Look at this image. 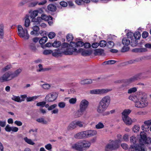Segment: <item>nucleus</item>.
Listing matches in <instances>:
<instances>
[{
    "instance_id": "1",
    "label": "nucleus",
    "mask_w": 151,
    "mask_h": 151,
    "mask_svg": "<svg viewBox=\"0 0 151 151\" xmlns=\"http://www.w3.org/2000/svg\"><path fill=\"white\" fill-rule=\"evenodd\" d=\"M143 78L142 73L138 74L130 78L127 79L116 80L114 81L115 83H124L119 87L121 90H126L128 88V86L130 83L134 82L135 81L141 79Z\"/></svg>"
},
{
    "instance_id": "2",
    "label": "nucleus",
    "mask_w": 151,
    "mask_h": 151,
    "mask_svg": "<svg viewBox=\"0 0 151 151\" xmlns=\"http://www.w3.org/2000/svg\"><path fill=\"white\" fill-rule=\"evenodd\" d=\"M130 142L132 145L131 146L135 145V146L144 144L149 145L151 144V138L150 137H147L145 134L143 132H141L140 133V137L139 139V144H136L137 139L135 137L132 136L130 137Z\"/></svg>"
},
{
    "instance_id": "3",
    "label": "nucleus",
    "mask_w": 151,
    "mask_h": 151,
    "mask_svg": "<svg viewBox=\"0 0 151 151\" xmlns=\"http://www.w3.org/2000/svg\"><path fill=\"white\" fill-rule=\"evenodd\" d=\"M18 34L21 37L24 38L25 40H28L29 35L27 29H23L22 26L18 25L17 26Z\"/></svg>"
},
{
    "instance_id": "4",
    "label": "nucleus",
    "mask_w": 151,
    "mask_h": 151,
    "mask_svg": "<svg viewBox=\"0 0 151 151\" xmlns=\"http://www.w3.org/2000/svg\"><path fill=\"white\" fill-rule=\"evenodd\" d=\"M120 140L112 141L111 143L107 145L105 147V151H111L118 148L119 147Z\"/></svg>"
},
{
    "instance_id": "5",
    "label": "nucleus",
    "mask_w": 151,
    "mask_h": 151,
    "mask_svg": "<svg viewBox=\"0 0 151 151\" xmlns=\"http://www.w3.org/2000/svg\"><path fill=\"white\" fill-rule=\"evenodd\" d=\"M112 90L111 88H106L102 89H96L90 91V93L93 94H103L106 93L111 91Z\"/></svg>"
},
{
    "instance_id": "6",
    "label": "nucleus",
    "mask_w": 151,
    "mask_h": 151,
    "mask_svg": "<svg viewBox=\"0 0 151 151\" xmlns=\"http://www.w3.org/2000/svg\"><path fill=\"white\" fill-rule=\"evenodd\" d=\"M148 105V102L146 101L142 94V98H140L139 100H138L135 103V106L138 108H142L147 106Z\"/></svg>"
},
{
    "instance_id": "7",
    "label": "nucleus",
    "mask_w": 151,
    "mask_h": 151,
    "mask_svg": "<svg viewBox=\"0 0 151 151\" xmlns=\"http://www.w3.org/2000/svg\"><path fill=\"white\" fill-rule=\"evenodd\" d=\"M58 95L55 92H52L47 95L45 98V101L49 102L54 101L57 98Z\"/></svg>"
},
{
    "instance_id": "8",
    "label": "nucleus",
    "mask_w": 151,
    "mask_h": 151,
    "mask_svg": "<svg viewBox=\"0 0 151 151\" xmlns=\"http://www.w3.org/2000/svg\"><path fill=\"white\" fill-rule=\"evenodd\" d=\"M143 93L142 92H138L137 94H132L130 95L129 99V100L133 101L135 103L138 101L139 100L140 98H142V94Z\"/></svg>"
},
{
    "instance_id": "9",
    "label": "nucleus",
    "mask_w": 151,
    "mask_h": 151,
    "mask_svg": "<svg viewBox=\"0 0 151 151\" xmlns=\"http://www.w3.org/2000/svg\"><path fill=\"white\" fill-rule=\"evenodd\" d=\"M108 107L107 105L100 101L96 108L97 111L98 113L102 114L106 110Z\"/></svg>"
},
{
    "instance_id": "10",
    "label": "nucleus",
    "mask_w": 151,
    "mask_h": 151,
    "mask_svg": "<svg viewBox=\"0 0 151 151\" xmlns=\"http://www.w3.org/2000/svg\"><path fill=\"white\" fill-rule=\"evenodd\" d=\"M13 78L12 74L9 72L5 73L2 76L0 77V81L1 82H5L11 80Z\"/></svg>"
},
{
    "instance_id": "11",
    "label": "nucleus",
    "mask_w": 151,
    "mask_h": 151,
    "mask_svg": "<svg viewBox=\"0 0 151 151\" xmlns=\"http://www.w3.org/2000/svg\"><path fill=\"white\" fill-rule=\"evenodd\" d=\"M52 19L53 18L51 16H47L45 14H42L41 15V17H37L36 21H35V24L38 25L39 24L41 19L47 21L50 20H52Z\"/></svg>"
},
{
    "instance_id": "12",
    "label": "nucleus",
    "mask_w": 151,
    "mask_h": 151,
    "mask_svg": "<svg viewBox=\"0 0 151 151\" xmlns=\"http://www.w3.org/2000/svg\"><path fill=\"white\" fill-rule=\"evenodd\" d=\"M89 105L88 102L86 99H83L79 105V108L81 110L84 111L87 108Z\"/></svg>"
},
{
    "instance_id": "13",
    "label": "nucleus",
    "mask_w": 151,
    "mask_h": 151,
    "mask_svg": "<svg viewBox=\"0 0 151 151\" xmlns=\"http://www.w3.org/2000/svg\"><path fill=\"white\" fill-rule=\"evenodd\" d=\"M42 12V9L40 8L39 10H35L31 14L30 17L32 19V21L35 22L34 24H35V21H36V19H35V17L37 16L38 12L41 13Z\"/></svg>"
},
{
    "instance_id": "14",
    "label": "nucleus",
    "mask_w": 151,
    "mask_h": 151,
    "mask_svg": "<svg viewBox=\"0 0 151 151\" xmlns=\"http://www.w3.org/2000/svg\"><path fill=\"white\" fill-rule=\"evenodd\" d=\"M74 137L75 138L78 139L87 138L86 131H82L75 134Z\"/></svg>"
},
{
    "instance_id": "15",
    "label": "nucleus",
    "mask_w": 151,
    "mask_h": 151,
    "mask_svg": "<svg viewBox=\"0 0 151 151\" xmlns=\"http://www.w3.org/2000/svg\"><path fill=\"white\" fill-rule=\"evenodd\" d=\"M111 101V99L110 97L108 95L106 96L103 97L100 101L102 103L107 105L109 106L110 104Z\"/></svg>"
},
{
    "instance_id": "16",
    "label": "nucleus",
    "mask_w": 151,
    "mask_h": 151,
    "mask_svg": "<svg viewBox=\"0 0 151 151\" xmlns=\"http://www.w3.org/2000/svg\"><path fill=\"white\" fill-rule=\"evenodd\" d=\"M77 49L76 48H68L63 51V54L66 55H71L73 54V52H76Z\"/></svg>"
},
{
    "instance_id": "17",
    "label": "nucleus",
    "mask_w": 151,
    "mask_h": 151,
    "mask_svg": "<svg viewBox=\"0 0 151 151\" xmlns=\"http://www.w3.org/2000/svg\"><path fill=\"white\" fill-rule=\"evenodd\" d=\"M72 147L73 149L75 150L78 151H83L81 141L78 142L73 145Z\"/></svg>"
},
{
    "instance_id": "18",
    "label": "nucleus",
    "mask_w": 151,
    "mask_h": 151,
    "mask_svg": "<svg viewBox=\"0 0 151 151\" xmlns=\"http://www.w3.org/2000/svg\"><path fill=\"white\" fill-rule=\"evenodd\" d=\"M83 151L89 148L91 145V143L88 141H81Z\"/></svg>"
},
{
    "instance_id": "19",
    "label": "nucleus",
    "mask_w": 151,
    "mask_h": 151,
    "mask_svg": "<svg viewBox=\"0 0 151 151\" xmlns=\"http://www.w3.org/2000/svg\"><path fill=\"white\" fill-rule=\"evenodd\" d=\"M131 147L133 149L134 148L135 151H146L145 150L144 145H138L136 146L132 145Z\"/></svg>"
},
{
    "instance_id": "20",
    "label": "nucleus",
    "mask_w": 151,
    "mask_h": 151,
    "mask_svg": "<svg viewBox=\"0 0 151 151\" xmlns=\"http://www.w3.org/2000/svg\"><path fill=\"white\" fill-rule=\"evenodd\" d=\"M62 49H57L55 52H52V56L55 57H58L61 56L62 54H63Z\"/></svg>"
},
{
    "instance_id": "21",
    "label": "nucleus",
    "mask_w": 151,
    "mask_h": 151,
    "mask_svg": "<svg viewBox=\"0 0 151 151\" xmlns=\"http://www.w3.org/2000/svg\"><path fill=\"white\" fill-rule=\"evenodd\" d=\"M87 138L93 136L97 133L96 131L92 130H89L86 131Z\"/></svg>"
},
{
    "instance_id": "22",
    "label": "nucleus",
    "mask_w": 151,
    "mask_h": 151,
    "mask_svg": "<svg viewBox=\"0 0 151 151\" xmlns=\"http://www.w3.org/2000/svg\"><path fill=\"white\" fill-rule=\"evenodd\" d=\"M79 52H81V55L84 56H87L90 55L91 53V51L90 50H83L80 49L79 50Z\"/></svg>"
},
{
    "instance_id": "23",
    "label": "nucleus",
    "mask_w": 151,
    "mask_h": 151,
    "mask_svg": "<svg viewBox=\"0 0 151 151\" xmlns=\"http://www.w3.org/2000/svg\"><path fill=\"white\" fill-rule=\"evenodd\" d=\"M123 120L125 124L129 125L132 124V119L129 117H122Z\"/></svg>"
},
{
    "instance_id": "24",
    "label": "nucleus",
    "mask_w": 151,
    "mask_h": 151,
    "mask_svg": "<svg viewBox=\"0 0 151 151\" xmlns=\"http://www.w3.org/2000/svg\"><path fill=\"white\" fill-rule=\"evenodd\" d=\"M77 128L76 121L71 122L67 127V129L68 130H72Z\"/></svg>"
},
{
    "instance_id": "25",
    "label": "nucleus",
    "mask_w": 151,
    "mask_h": 151,
    "mask_svg": "<svg viewBox=\"0 0 151 151\" xmlns=\"http://www.w3.org/2000/svg\"><path fill=\"white\" fill-rule=\"evenodd\" d=\"M22 70V69L19 68L15 71L13 73H12V76L13 78L17 77L21 72Z\"/></svg>"
},
{
    "instance_id": "26",
    "label": "nucleus",
    "mask_w": 151,
    "mask_h": 151,
    "mask_svg": "<svg viewBox=\"0 0 151 151\" xmlns=\"http://www.w3.org/2000/svg\"><path fill=\"white\" fill-rule=\"evenodd\" d=\"M4 26L3 24H0V39H2L4 38Z\"/></svg>"
},
{
    "instance_id": "27",
    "label": "nucleus",
    "mask_w": 151,
    "mask_h": 151,
    "mask_svg": "<svg viewBox=\"0 0 151 151\" xmlns=\"http://www.w3.org/2000/svg\"><path fill=\"white\" fill-rule=\"evenodd\" d=\"M131 110L129 109H125L122 113V117L124 116L125 117H129L128 115L131 112Z\"/></svg>"
},
{
    "instance_id": "28",
    "label": "nucleus",
    "mask_w": 151,
    "mask_h": 151,
    "mask_svg": "<svg viewBox=\"0 0 151 151\" xmlns=\"http://www.w3.org/2000/svg\"><path fill=\"white\" fill-rule=\"evenodd\" d=\"M122 43L125 45H128L130 43V40L127 37H124L122 39Z\"/></svg>"
},
{
    "instance_id": "29",
    "label": "nucleus",
    "mask_w": 151,
    "mask_h": 151,
    "mask_svg": "<svg viewBox=\"0 0 151 151\" xmlns=\"http://www.w3.org/2000/svg\"><path fill=\"white\" fill-rule=\"evenodd\" d=\"M47 9L50 11L54 12L56 10V7L54 5L51 4L48 6Z\"/></svg>"
},
{
    "instance_id": "30",
    "label": "nucleus",
    "mask_w": 151,
    "mask_h": 151,
    "mask_svg": "<svg viewBox=\"0 0 151 151\" xmlns=\"http://www.w3.org/2000/svg\"><path fill=\"white\" fill-rule=\"evenodd\" d=\"M104 52V50L101 49L95 50L94 54L95 55H101Z\"/></svg>"
},
{
    "instance_id": "31",
    "label": "nucleus",
    "mask_w": 151,
    "mask_h": 151,
    "mask_svg": "<svg viewBox=\"0 0 151 151\" xmlns=\"http://www.w3.org/2000/svg\"><path fill=\"white\" fill-rule=\"evenodd\" d=\"M29 49L34 52H35L37 50V48L35 46V44L33 43H31L29 45Z\"/></svg>"
},
{
    "instance_id": "32",
    "label": "nucleus",
    "mask_w": 151,
    "mask_h": 151,
    "mask_svg": "<svg viewBox=\"0 0 151 151\" xmlns=\"http://www.w3.org/2000/svg\"><path fill=\"white\" fill-rule=\"evenodd\" d=\"M130 44L131 45L132 47H134L136 46L138 44L137 40L132 38L130 40Z\"/></svg>"
},
{
    "instance_id": "33",
    "label": "nucleus",
    "mask_w": 151,
    "mask_h": 151,
    "mask_svg": "<svg viewBox=\"0 0 151 151\" xmlns=\"http://www.w3.org/2000/svg\"><path fill=\"white\" fill-rule=\"evenodd\" d=\"M36 121L39 122L43 124H47V122L45 120L44 118L40 117L36 119Z\"/></svg>"
},
{
    "instance_id": "34",
    "label": "nucleus",
    "mask_w": 151,
    "mask_h": 151,
    "mask_svg": "<svg viewBox=\"0 0 151 151\" xmlns=\"http://www.w3.org/2000/svg\"><path fill=\"white\" fill-rule=\"evenodd\" d=\"M24 139L25 142L29 144L34 145L35 144V142H33L31 139L28 138L27 137L24 138Z\"/></svg>"
},
{
    "instance_id": "35",
    "label": "nucleus",
    "mask_w": 151,
    "mask_h": 151,
    "mask_svg": "<svg viewBox=\"0 0 151 151\" xmlns=\"http://www.w3.org/2000/svg\"><path fill=\"white\" fill-rule=\"evenodd\" d=\"M11 99L13 100L18 102H21L22 101H20V97L19 96H17L13 95Z\"/></svg>"
},
{
    "instance_id": "36",
    "label": "nucleus",
    "mask_w": 151,
    "mask_h": 151,
    "mask_svg": "<svg viewBox=\"0 0 151 151\" xmlns=\"http://www.w3.org/2000/svg\"><path fill=\"white\" fill-rule=\"evenodd\" d=\"M84 111H85L83 110H81V109L79 108V110H78L75 113L76 117H79L83 115Z\"/></svg>"
},
{
    "instance_id": "37",
    "label": "nucleus",
    "mask_w": 151,
    "mask_h": 151,
    "mask_svg": "<svg viewBox=\"0 0 151 151\" xmlns=\"http://www.w3.org/2000/svg\"><path fill=\"white\" fill-rule=\"evenodd\" d=\"M92 83V80L89 79H86L81 81V83L82 84H89Z\"/></svg>"
},
{
    "instance_id": "38",
    "label": "nucleus",
    "mask_w": 151,
    "mask_h": 151,
    "mask_svg": "<svg viewBox=\"0 0 151 151\" xmlns=\"http://www.w3.org/2000/svg\"><path fill=\"white\" fill-rule=\"evenodd\" d=\"M48 39L47 37L46 36L43 37L39 40V43L41 45H42L45 43Z\"/></svg>"
},
{
    "instance_id": "39",
    "label": "nucleus",
    "mask_w": 151,
    "mask_h": 151,
    "mask_svg": "<svg viewBox=\"0 0 151 151\" xmlns=\"http://www.w3.org/2000/svg\"><path fill=\"white\" fill-rule=\"evenodd\" d=\"M137 61L138 60L137 59L132 60L124 62V64L125 65H127L129 64H131L134 63H135V62Z\"/></svg>"
},
{
    "instance_id": "40",
    "label": "nucleus",
    "mask_w": 151,
    "mask_h": 151,
    "mask_svg": "<svg viewBox=\"0 0 151 151\" xmlns=\"http://www.w3.org/2000/svg\"><path fill=\"white\" fill-rule=\"evenodd\" d=\"M29 16H27L24 22V26L26 27H28L29 26L30 21L29 18Z\"/></svg>"
},
{
    "instance_id": "41",
    "label": "nucleus",
    "mask_w": 151,
    "mask_h": 151,
    "mask_svg": "<svg viewBox=\"0 0 151 151\" xmlns=\"http://www.w3.org/2000/svg\"><path fill=\"white\" fill-rule=\"evenodd\" d=\"M32 29L35 32V35L37 36H38L39 35V33L38 32L40 30L39 27L37 26H33Z\"/></svg>"
},
{
    "instance_id": "42",
    "label": "nucleus",
    "mask_w": 151,
    "mask_h": 151,
    "mask_svg": "<svg viewBox=\"0 0 151 151\" xmlns=\"http://www.w3.org/2000/svg\"><path fill=\"white\" fill-rule=\"evenodd\" d=\"M61 45V42L59 41H55L53 43H52V46L55 47H59Z\"/></svg>"
},
{
    "instance_id": "43",
    "label": "nucleus",
    "mask_w": 151,
    "mask_h": 151,
    "mask_svg": "<svg viewBox=\"0 0 151 151\" xmlns=\"http://www.w3.org/2000/svg\"><path fill=\"white\" fill-rule=\"evenodd\" d=\"M76 127L78 126L80 127H83L84 123L80 121H76Z\"/></svg>"
},
{
    "instance_id": "44",
    "label": "nucleus",
    "mask_w": 151,
    "mask_h": 151,
    "mask_svg": "<svg viewBox=\"0 0 151 151\" xmlns=\"http://www.w3.org/2000/svg\"><path fill=\"white\" fill-rule=\"evenodd\" d=\"M99 44L100 47H103L106 46L107 43L105 40H102L100 41L99 43Z\"/></svg>"
},
{
    "instance_id": "45",
    "label": "nucleus",
    "mask_w": 151,
    "mask_h": 151,
    "mask_svg": "<svg viewBox=\"0 0 151 151\" xmlns=\"http://www.w3.org/2000/svg\"><path fill=\"white\" fill-rule=\"evenodd\" d=\"M134 38L136 40L139 39L141 37V34L139 32H135L133 35Z\"/></svg>"
},
{
    "instance_id": "46",
    "label": "nucleus",
    "mask_w": 151,
    "mask_h": 151,
    "mask_svg": "<svg viewBox=\"0 0 151 151\" xmlns=\"http://www.w3.org/2000/svg\"><path fill=\"white\" fill-rule=\"evenodd\" d=\"M140 127L138 125H135L133 128V131L134 132H137L139 131Z\"/></svg>"
},
{
    "instance_id": "47",
    "label": "nucleus",
    "mask_w": 151,
    "mask_h": 151,
    "mask_svg": "<svg viewBox=\"0 0 151 151\" xmlns=\"http://www.w3.org/2000/svg\"><path fill=\"white\" fill-rule=\"evenodd\" d=\"M116 61L112 60H109L107 61H105L103 63L104 64L107 65V64H112L115 63Z\"/></svg>"
},
{
    "instance_id": "48",
    "label": "nucleus",
    "mask_w": 151,
    "mask_h": 151,
    "mask_svg": "<svg viewBox=\"0 0 151 151\" xmlns=\"http://www.w3.org/2000/svg\"><path fill=\"white\" fill-rule=\"evenodd\" d=\"M12 68V65H6L4 68H2V71L3 72H5L8 70Z\"/></svg>"
},
{
    "instance_id": "49",
    "label": "nucleus",
    "mask_w": 151,
    "mask_h": 151,
    "mask_svg": "<svg viewBox=\"0 0 151 151\" xmlns=\"http://www.w3.org/2000/svg\"><path fill=\"white\" fill-rule=\"evenodd\" d=\"M66 39L68 42L73 40V37L72 34H68L66 36Z\"/></svg>"
},
{
    "instance_id": "50",
    "label": "nucleus",
    "mask_w": 151,
    "mask_h": 151,
    "mask_svg": "<svg viewBox=\"0 0 151 151\" xmlns=\"http://www.w3.org/2000/svg\"><path fill=\"white\" fill-rule=\"evenodd\" d=\"M104 127L103 124L101 122H99L96 125V128L97 129H100L103 128Z\"/></svg>"
},
{
    "instance_id": "51",
    "label": "nucleus",
    "mask_w": 151,
    "mask_h": 151,
    "mask_svg": "<svg viewBox=\"0 0 151 151\" xmlns=\"http://www.w3.org/2000/svg\"><path fill=\"white\" fill-rule=\"evenodd\" d=\"M114 45V43L113 41H108L107 43V46L109 48L113 47Z\"/></svg>"
},
{
    "instance_id": "52",
    "label": "nucleus",
    "mask_w": 151,
    "mask_h": 151,
    "mask_svg": "<svg viewBox=\"0 0 151 151\" xmlns=\"http://www.w3.org/2000/svg\"><path fill=\"white\" fill-rule=\"evenodd\" d=\"M38 3V2L35 1L30 2L29 4V6L30 7H34L36 6Z\"/></svg>"
},
{
    "instance_id": "53",
    "label": "nucleus",
    "mask_w": 151,
    "mask_h": 151,
    "mask_svg": "<svg viewBox=\"0 0 151 151\" xmlns=\"http://www.w3.org/2000/svg\"><path fill=\"white\" fill-rule=\"evenodd\" d=\"M46 104L45 101H43L37 103L36 106H40L42 107H44Z\"/></svg>"
},
{
    "instance_id": "54",
    "label": "nucleus",
    "mask_w": 151,
    "mask_h": 151,
    "mask_svg": "<svg viewBox=\"0 0 151 151\" xmlns=\"http://www.w3.org/2000/svg\"><path fill=\"white\" fill-rule=\"evenodd\" d=\"M137 91V88L136 87H133L128 90V93H132L135 92Z\"/></svg>"
},
{
    "instance_id": "55",
    "label": "nucleus",
    "mask_w": 151,
    "mask_h": 151,
    "mask_svg": "<svg viewBox=\"0 0 151 151\" xmlns=\"http://www.w3.org/2000/svg\"><path fill=\"white\" fill-rule=\"evenodd\" d=\"M48 36L50 39H52L55 36V34L53 32H51L49 33Z\"/></svg>"
},
{
    "instance_id": "56",
    "label": "nucleus",
    "mask_w": 151,
    "mask_h": 151,
    "mask_svg": "<svg viewBox=\"0 0 151 151\" xmlns=\"http://www.w3.org/2000/svg\"><path fill=\"white\" fill-rule=\"evenodd\" d=\"M76 98H72L69 100V102L70 104H74L76 103Z\"/></svg>"
},
{
    "instance_id": "57",
    "label": "nucleus",
    "mask_w": 151,
    "mask_h": 151,
    "mask_svg": "<svg viewBox=\"0 0 151 151\" xmlns=\"http://www.w3.org/2000/svg\"><path fill=\"white\" fill-rule=\"evenodd\" d=\"M52 50H46L43 51V53L45 55H47L52 53Z\"/></svg>"
},
{
    "instance_id": "58",
    "label": "nucleus",
    "mask_w": 151,
    "mask_h": 151,
    "mask_svg": "<svg viewBox=\"0 0 151 151\" xmlns=\"http://www.w3.org/2000/svg\"><path fill=\"white\" fill-rule=\"evenodd\" d=\"M134 34L131 32H128L127 34V38L130 39V40L132 38H133L134 37L133 35Z\"/></svg>"
},
{
    "instance_id": "59",
    "label": "nucleus",
    "mask_w": 151,
    "mask_h": 151,
    "mask_svg": "<svg viewBox=\"0 0 151 151\" xmlns=\"http://www.w3.org/2000/svg\"><path fill=\"white\" fill-rule=\"evenodd\" d=\"M58 106L60 108H63L65 106V103L63 102H59L58 104Z\"/></svg>"
},
{
    "instance_id": "60",
    "label": "nucleus",
    "mask_w": 151,
    "mask_h": 151,
    "mask_svg": "<svg viewBox=\"0 0 151 151\" xmlns=\"http://www.w3.org/2000/svg\"><path fill=\"white\" fill-rule=\"evenodd\" d=\"M57 106V105L56 104H54L50 106L48 108V110L49 111L51 110L54 109Z\"/></svg>"
},
{
    "instance_id": "61",
    "label": "nucleus",
    "mask_w": 151,
    "mask_h": 151,
    "mask_svg": "<svg viewBox=\"0 0 151 151\" xmlns=\"http://www.w3.org/2000/svg\"><path fill=\"white\" fill-rule=\"evenodd\" d=\"M60 4L61 6L63 7H66L68 5L67 3L64 1H62L60 2Z\"/></svg>"
},
{
    "instance_id": "62",
    "label": "nucleus",
    "mask_w": 151,
    "mask_h": 151,
    "mask_svg": "<svg viewBox=\"0 0 151 151\" xmlns=\"http://www.w3.org/2000/svg\"><path fill=\"white\" fill-rule=\"evenodd\" d=\"M50 85L48 84H44L42 85V88L45 89H48L50 88Z\"/></svg>"
},
{
    "instance_id": "63",
    "label": "nucleus",
    "mask_w": 151,
    "mask_h": 151,
    "mask_svg": "<svg viewBox=\"0 0 151 151\" xmlns=\"http://www.w3.org/2000/svg\"><path fill=\"white\" fill-rule=\"evenodd\" d=\"M37 98L36 96H34L32 97H27V101H30L33 100L34 99H36Z\"/></svg>"
},
{
    "instance_id": "64",
    "label": "nucleus",
    "mask_w": 151,
    "mask_h": 151,
    "mask_svg": "<svg viewBox=\"0 0 151 151\" xmlns=\"http://www.w3.org/2000/svg\"><path fill=\"white\" fill-rule=\"evenodd\" d=\"M144 124L147 126L148 127H149V126L151 125V119L145 121L144 122Z\"/></svg>"
}]
</instances>
